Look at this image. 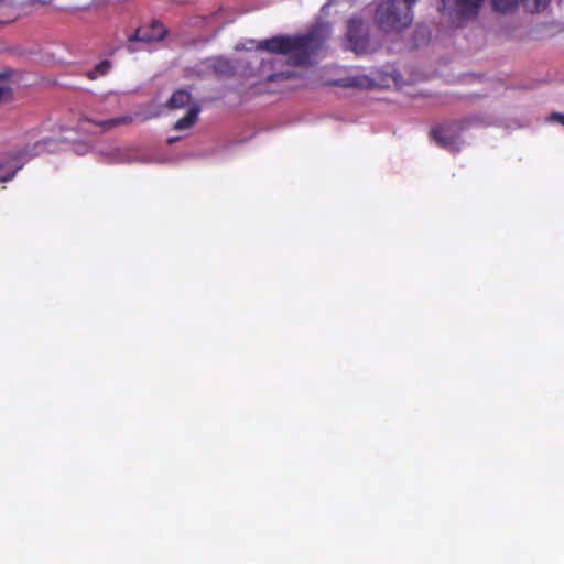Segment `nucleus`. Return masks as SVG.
Instances as JSON below:
<instances>
[{
  "label": "nucleus",
  "instance_id": "20e7f679",
  "mask_svg": "<svg viewBox=\"0 0 564 564\" xmlns=\"http://www.w3.org/2000/svg\"><path fill=\"white\" fill-rule=\"evenodd\" d=\"M344 48L356 55H365L370 52L369 24L359 17L347 20L346 32L343 37Z\"/></svg>",
  "mask_w": 564,
  "mask_h": 564
},
{
  "label": "nucleus",
  "instance_id": "4468645a",
  "mask_svg": "<svg viewBox=\"0 0 564 564\" xmlns=\"http://www.w3.org/2000/svg\"><path fill=\"white\" fill-rule=\"evenodd\" d=\"M550 1L551 0H520V4L525 11L534 13L544 10Z\"/></svg>",
  "mask_w": 564,
  "mask_h": 564
},
{
  "label": "nucleus",
  "instance_id": "7ed1b4c3",
  "mask_svg": "<svg viewBox=\"0 0 564 564\" xmlns=\"http://www.w3.org/2000/svg\"><path fill=\"white\" fill-rule=\"evenodd\" d=\"M484 0H441L440 12L454 28L476 19Z\"/></svg>",
  "mask_w": 564,
  "mask_h": 564
},
{
  "label": "nucleus",
  "instance_id": "2eb2a0df",
  "mask_svg": "<svg viewBox=\"0 0 564 564\" xmlns=\"http://www.w3.org/2000/svg\"><path fill=\"white\" fill-rule=\"evenodd\" d=\"M520 0H492V8L495 11L500 13H507L512 11Z\"/></svg>",
  "mask_w": 564,
  "mask_h": 564
},
{
  "label": "nucleus",
  "instance_id": "423d86ee",
  "mask_svg": "<svg viewBox=\"0 0 564 564\" xmlns=\"http://www.w3.org/2000/svg\"><path fill=\"white\" fill-rule=\"evenodd\" d=\"M132 122L131 116H121L116 118H109V119H99L96 117H89L88 115H84L79 118V128L82 130H86L85 124L91 123L94 127L97 128L98 133H102L106 131H109L118 126L121 124H129Z\"/></svg>",
  "mask_w": 564,
  "mask_h": 564
},
{
  "label": "nucleus",
  "instance_id": "f03ea898",
  "mask_svg": "<svg viewBox=\"0 0 564 564\" xmlns=\"http://www.w3.org/2000/svg\"><path fill=\"white\" fill-rule=\"evenodd\" d=\"M413 20L409 12H402L398 0H384L375 11V23L383 32L406 29Z\"/></svg>",
  "mask_w": 564,
  "mask_h": 564
},
{
  "label": "nucleus",
  "instance_id": "9d476101",
  "mask_svg": "<svg viewBox=\"0 0 564 564\" xmlns=\"http://www.w3.org/2000/svg\"><path fill=\"white\" fill-rule=\"evenodd\" d=\"M22 167L17 158L0 160V182L12 180L15 173Z\"/></svg>",
  "mask_w": 564,
  "mask_h": 564
},
{
  "label": "nucleus",
  "instance_id": "6ab92c4d",
  "mask_svg": "<svg viewBox=\"0 0 564 564\" xmlns=\"http://www.w3.org/2000/svg\"><path fill=\"white\" fill-rule=\"evenodd\" d=\"M9 76H10L9 73H0V80L4 79V78H8Z\"/></svg>",
  "mask_w": 564,
  "mask_h": 564
},
{
  "label": "nucleus",
  "instance_id": "f8f14e48",
  "mask_svg": "<svg viewBox=\"0 0 564 564\" xmlns=\"http://www.w3.org/2000/svg\"><path fill=\"white\" fill-rule=\"evenodd\" d=\"M112 68V64L108 59L99 62L93 69L86 72V77L90 80H95L99 77L106 76Z\"/></svg>",
  "mask_w": 564,
  "mask_h": 564
},
{
  "label": "nucleus",
  "instance_id": "9b49d317",
  "mask_svg": "<svg viewBox=\"0 0 564 564\" xmlns=\"http://www.w3.org/2000/svg\"><path fill=\"white\" fill-rule=\"evenodd\" d=\"M370 83V78L366 75L349 76L335 82L340 87H365Z\"/></svg>",
  "mask_w": 564,
  "mask_h": 564
},
{
  "label": "nucleus",
  "instance_id": "ddd939ff",
  "mask_svg": "<svg viewBox=\"0 0 564 564\" xmlns=\"http://www.w3.org/2000/svg\"><path fill=\"white\" fill-rule=\"evenodd\" d=\"M17 9L9 0H0V23H8L17 18Z\"/></svg>",
  "mask_w": 564,
  "mask_h": 564
},
{
  "label": "nucleus",
  "instance_id": "f3484780",
  "mask_svg": "<svg viewBox=\"0 0 564 564\" xmlns=\"http://www.w3.org/2000/svg\"><path fill=\"white\" fill-rule=\"evenodd\" d=\"M404 8L402 9V12H409L412 14V7L415 4L416 0H403Z\"/></svg>",
  "mask_w": 564,
  "mask_h": 564
},
{
  "label": "nucleus",
  "instance_id": "f257e3e1",
  "mask_svg": "<svg viewBox=\"0 0 564 564\" xmlns=\"http://www.w3.org/2000/svg\"><path fill=\"white\" fill-rule=\"evenodd\" d=\"M330 35V30L326 25H316L311 28L304 34L296 35H275L260 41L257 48L272 54L286 55L289 64L292 66H304L311 63Z\"/></svg>",
  "mask_w": 564,
  "mask_h": 564
},
{
  "label": "nucleus",
  "instance_id": "a211bd4d",
  "mask_svg": "<svg viewBox=\"0 0 564 564\" xmlns=\"http://www.w3.org/2000/svg\"><path fill=\"white\" fill-rule=\"evenodd\" d=\"M550 120L556 121V122L561 123L562 126H564V115L563 113L553 112L550 116Z\"/></svg>",
  "mask_w": 564,
  "mask_h": 564
},
{
  "label": "nucleus",
  "instance_id": "39448f33",
  "mask_svg": "<svg viewBox=\"0 0 564 564\" xmlns=\"http://www.w3.org/2000/svg\"><path fill=\"white\" fill-rule=\"evenodd\" d=\"M462 127L457 122H448L431 130V137L442 148L456 150Z\"/></svg>",
  "mask_w": 564,
  "mask_h": 564
},
{
  "label": "nucleus",
  "instance_id": "6e6552de",
  "mask_svg": "<svg viewBox=\"0 0 564 564\" xmlns=\"http://www.w3.org/2000/svg\"><path fill=\"white\" fill-rule=\"evenodd\" d=\"M192 105L191 93L183 88L175 90L165 104L166 108L172 110L181 109L186 106L191 107Z\"/></svg>",
  "mask_w": 564,
  "mask_h": 564
},
{
  "label": "nucleus",
  "instance_id": "1a4fd4ad",
  "mask_svg": "<svg viewBox=\"0 0 564 564\" xmlns=\"http://www.w3.org/2000/svg\"><path fill=\"white\" fill-rule=\"evenodd\" d=\"M199 112L200 106L197 102H194L188 108L186 115L174 123V129L181 131L192 128L197 122Z\"/></svg>",
  "mask_w": 564,
  "mask_h": 564
},
{
  "label": "nucleus",
  "instance_id": "dca6fc26",
  "mask_svg": "<svg viewBox=\"0 0 564 564\" xmlns=\"http://www.w3.org/2000/svg\"><path fill=\"white\" fill-rule=\"evenodd\" d=\"M13 95V90L10 86L3 85L0 86V107L6 102L11 101Z\"/></svg>",
  "mask_w": 564,
  "mask_h": 564
},
{
  "label": "nucleus",
  "instance_id": "aec40b11",
  "mask_svg": "<svg viewBox=\"0 0 564 564\" xmlns=\"http://www.w3.org/2000/svg\"><path fill=\"white\" fill-rule=\"evenodd\" d=\"M176 140H177V138H171V139H169V143H173V142H175Z\"/></svg>",
  "mask_w": 564,
  "mask_h": 564
},
{
  "label": "nucleus",
  "instance_id": "0eeeda50",
  "mask_svg": "<svg viewBox=\"0 0 564 564\" xmlns=\"http://www.w3.org/2000/svg\"><path fill=\"white\" fill-rule=\"evenodd\" d=\"M167 30L160 22H152L149 26H140L129 36V42H158L165 37Z\"/></svg>",
  "mask_w": 564,
  "mask_h": 564
}]
</instances>
